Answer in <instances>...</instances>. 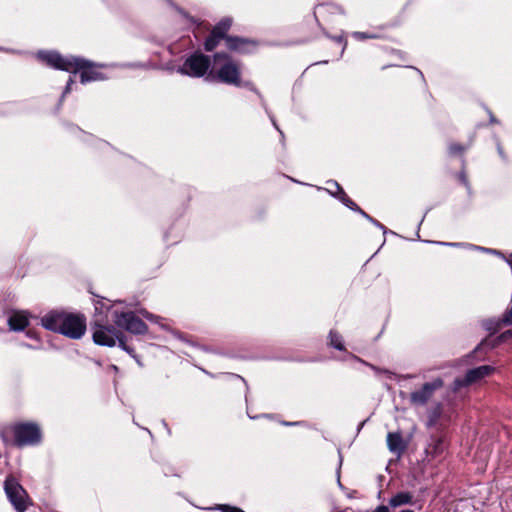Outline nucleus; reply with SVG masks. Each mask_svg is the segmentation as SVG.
<instances>
[{
    "label": "nucleus",
    "mask_w": 512,
    "mask_h": 512,
    "mask_svg": "<svg viewBox=\"0 0 512 512\" xmlns=\"http://www.w3.org/2000/svg\"><path fill=\"white\" fill-rule=\"evenodd\" d=\"M445 450V444L442 438L432 437L429 444L425 448L426 456L435 459L440 456Z\"/></svg>",
    "instance_id": "nucleus-17"
},
{
    "label": "nucleus",
    "mask_w": 512,
    "mask_h": 512,
    "mask_svg": "<svg viewBox=\"0 0 512 512\" xmlns=\"http://www.w3.org/2000/svg\"><path fill=\"white\" fill-rule=\"evenodd\" d=\"M449 151L451 154H458L464 151V147L459 144H451L449 146Z\"/></svg>",
    "instance_id": "nucleus-26"
},
{
    "label": "nucleus",
    "mask_w": 512,
    "mask_h": 512,
    "mask_svg": "<svg viewBox=\"0 0 512 512\" xmlns=\"http://www.w3.org/2000/svg\"><path fill=\"white\" fill-rule=\"evenodd\" d=\"M414 502V496L409 491H399L388 501V505H379L373 512H391L390 508L396 509L405 505H411ZM400 512H414L412 509H403Z\"/></svg>",
    "instance_id": "nucleus-12"
},
{
    "label": "nucleus",
    "mask_w": 512,
    "mask_h": 512,
    "mask_svg": "<svg viewBox=\"0 0 512 512\" xmlns=\"http://www.w3.org/2000/svg\"><path fill=\"white\" fill-rule=\"evenodd\" d=\"M221 39H223V38L218 35H215L213 32H211L210 36L205 40V43H204L205 50L212 51L213 49H215Z\"/></svg>",
    "instance_id": "nucleus-21"
},
{
    "label": "nucleus",
    "mask_w": 512,
    "mask_h": 512,
    "mask_svg": "<svg viewBox=\"0 0 512 512\" xmlns=\"http://www.w3.org/2000/svg\"><path fill=\"white\" fill-rule=\"evenodd\" d=\"M327 37L333 39L335 42L339 43L342 45V50H341V55L344 53V50L346 49V46H347V41L344 37V35H339V36H330L329 34H325Z\"/></svg>",
    "instance_id": "nucleus-23"
},
{
    "label": "nucleus",
    "mask_w": 512,
    "mask_h": 512,
    "mask_svg": "<svg viewBox=\"0 0 512 512\" xmlns=\"http://www.w3.org/2000/svg\"><path fill=\"white\" fill-rule=\"evenodd\" d=\"M363 217H365L367 220H369L371 223H373L375 226L379 227L380 229H382L384 232H385V226L382 225L380 222H378L377 220H375L374 218H372L371 216H369L366 212H364L362 209H360V211H358Z\"/></svg>",
    "instance_id": "nucleus-24"
},
{
    "label": "nucleus",
    "mask_w": 512,
    "mask_h": 512,
    "mask_svg": "<svg viewBox=\"0 0 512 512\" xmlns=\"http://www.w3.org/2000/svg\"><path fill=\"white\" fill-rule=\"evenodd\" d=\"M37 58L50 67L67 72L71 71V69H73V65L78 63L76 57H63L56 51H39L37 53Z\"/></svg>",
    "instance_id": "nucleus-10"
},
{
    "label": "nucleus",
    "mask_w": 512,
    "mask_h": 512,
    "mask_svg": "<svg viewBox=\"0 0 512 512\" xmlns=\"http://www.w3.org/2000/svg\"><path fill=\"white\" fill-rule=\"evenodd\" d=\"M113 320L119 328L133 334H145L148 330L147 325L137 317L133 312H113Z\"/></svg>",
    "instance_id": "nucleus-7"
},
{
    "label": "nucleus",
    "mask_w": 512,
    "mask_h": 512,
    "mask_svg": "<svg viewBox=\"0 0 512 512\" xmlns=\"http://www.w3.org/2000/svg\"><path fill=\"white\" fill-rule=\"evenodd\" d=\"M511 337H512V329L502 333L500 335L499 339H500V341H505V340H507L508 338H511Z\"/></svg>",
    "instance_id": "nucleus-31"
},
{
    "label": "nucleus",
    "mask_w": 512,
    "mask_h": 512,
    "mask_svg": "<svg viewBox=\"0 0 512 512\" xmlns=\"http://www.w3.org/2000/svg\"><path fill=\"white\" fill-rule=\"evenodd\" d=\"M329 182H330V181H328V182H327V183H328V185H330V186L332 187V189H335V186H334V185H332V184H330Z\"/></svg>",
    "instance_id": "nucleus-38"
},
{
    "label": "nucleus",
    "mask_w": 512,
    "mask_h": 512,
    "mask_svg": "<svg viewBox=\"0 0 512 512\" xmlns=\"http://www.w3.org/2000/svg\"><path fill=\"white\" fill-rule=\"evenodd\" d=\"M486 252H491V253H496V254H500V252H497L496 250H492V249H484Z\"/></svg>",
    "instance_id": "nucleus-34"
},
{
    "label": "nucleus",
    "mask_w": 512,
    "mask_h": 512,
    "mask_svg": "<svg viewBox=\"0 0 512 512\" xmlns=\"http://www.w3.org/2000/svg\"><path fill=\"white\" fill-rule=\"evenodd\" d=\"M140 313L142 314V316L144 318H146L147 320L151 321V322H156L159 317L158 316H155L153 315L152 313L146 311V310H141Z\"/></svg>",
    "instance_id": "nucleus-27"
},
{
    "label": "nucleus",
    "mask_w": 512,
    "mask_h": 512,
    "mask_svg": "<svg viewBox=\"0 0 512 512\" xmlns=\"http://www.w3.org/2000/svg\"><path fill=\"white\" fill-rule=\"evenodd\" d=\"M443 413V404L441 402L435 403L427 411V426H435Z\"/></svg>",
    "instance_id": "nucleus-18"
},
{
    "label": "nucleus",
    "mask_w": 512,
    "mask_h": 512,
    "mask_svg": "<svg viewBox=\"0 0 512 512\" xmlns=\"http://www.w3.org/2000/svg\"><path fill=\"white\" fill-rule=\"evenodd\" d=\"M214 60L215 62L223 61V63L219 66V68H217L215 73L211 71L208 75V78L217 80L228 85H234L237 87H247L251 91L255 92L257 95L261 96L259 91L252 84V82L241 81V67L239 63L231 60L229 55H227L226 53H216L214 55Z\"/></svg>",
    "instance_id": "nucleus-2"
},
{
    "label": "nucleus",
    "mask_w": 512,
    "mask_h": 512,
    "mask_svg": "<svg viewBox=\"0 0 512 512\" xmlns=\"http://www.w3.org/2000/svg\"><path fill=\"white\" fill-rule=\"evenodd\" d=\"M78 60L77 64L73 65V69L69 71L70 73L80 72V81L82 84H86L91 81L103 80L104 77L101 72H98L96 68V64L86 59L76 57Z\"/></svg>",
    "instance_id": "nucleus-11"
},
{
    "label": "nucleus",
    "mask_w": 512,
    "mask_h": 512,
    "mask_svg": "<svg viewBox=\"0 0 512 512\" xmlns=\"http://www.w3.org/2000/svg\"><path fill=\"white\" fill-rule=\"evenodd\" d=\"M271 120H272V123H273L274 127H275L277 130H279V128H278V126H277V124H276L275 120H274L272 117H271Z\"/></svg>",
    "instance_id": "nucleus-37"
},
{
    "label": "nucleus",
    "mask_w": 512,
    "mask_h": 512,
    "mask_svg": "<svg viewBox=\"0 0 512 512\" xmlns=\"http://www.w3.org/2000/svg\"><path fill=\"white\" fill-rule=\"evenodd\" d=\"M440 245L444 246H453V247H459L462 244L461 243H451V242H438Z\"/></svg>",
    "instance_id": "nucleus-32"
},
{
    "label": "nucleus",
    "mask_w": 512,
    "mask_h": 512,
    "mask_svg": "<svg viewBox=\"0 0 512 512\" xmlns=\"http://www.w3.org/2000/svg\"><path fill=\"white\" fill-rule=\"evenodd\" d=\"M210 67V58L201 53H194L189 56L182 66L178 68V72L190 77H202L206 74Z\"/></svg>",
    "instance_id": "nucleus-6"
},
{
    "label": "nucleus",
    "mask_w": 512,
    "mask_h": 512,
    "mask_svg": "<svg viewBox=\"0 0 512 512\" xmlns=\"http://www.w3.org/2000/svg\"><path fill=\"white\" fill-rule=\"evenodd\" d=\"M387 446L390 452L401 456L406 450L407 444L400 432H389L387 435Z\"/></svg>",
    "instance_id": "nucleus-14"
},
{
    "label": "nucleus",
    "mask_w": 512,
    "mask_h": 512,
    "mask_svg": "<svg viewBox=\"0 0 512 512\" xmlns=\"http://www.w3.org/2000/svg\"><path fill=\"white\" fill-rule=\"evenodd\" d=\"M99 303L96 304L95 310L97 313L96 319L94 321V331H93V341L97 345L113 347L116 344V340L120 334L113 326L106 325L104 322V318L101 316L102 310L104 308V304H101V307L98 306Z\"/></svg>",
    "instance_id": "nucleus-4"
},
{
    "label": "nucleus",
    "mask_w": 512,
    "mask_h": 512,
    "mask_svg": "<svg viewBox=\"0 0 512 512\" xmlns=\"http://www.w3.org/2000/svg\"><path fill=\"white\" fill-rule=\"evenodd\" d=\"M41 323L47 330L71 339H80L86 331V320L83 316L66 312L51 311L42 317Z\"/></svg>",
    "instance_id": "nucleus-1"
},
{
    "label": "nucleus",
    "mask_w": 512,
    "mask_h": 512,
    "mask_svg": "<svg viewBox=\"0 0 512 512\" xmlns=\"http://www.w3.org/2000/svg\"><path fill=\"white\" fill-rule=\"evenodd\" d=\"M329 344L337 350H344V344L342 342V337L336 331L331 330L329 333Z\"/></svg>",
    "instance_id": "nucleus-20"
},
{
    "label": "nucleus",
    "mask_w": 512,
    "mask_h": 512,
    "mask_svg": "<svg viewBox=\"0 0 512 512\" xmlns=\"http://www.w3.org/2000/svg\"><path fill=\"white\" fill-rule=\"evenodd\" d=\"M444 386V382L441 378H435L431 382L424 383L419 389L411 392L409 401L413 406H424L426 405L434 393Z\"/></svg>",
    "instance_id": "nucleus-8"
},
{
    "label": "nucleus",
    "mask_w": 512,
    "mask_h": 512,
    "mask_svg": "<svg viewBox=\"0 0 512 512\" xmlns=\"http://www.w3.org/2000/svg\"><path fill=\"white\" fill-rule=\"evenodd\" d=\"M116 342H118V345L120 348H122L123 350H125L127 353H129L130 355H132L134 353V349L130 346H128L124 340V335L123 333L120 332Z\"/></svg>",
    "instance_id": "nucleus-22"
},
{
    "label": "nucleus",
    "mask_w": 512,
    "mask_h": 512,
    "mask_svg": "<svg viewBox=\"0 0 512 512\" xmlns=\"http://www.w3.org/2000/svg\"><path fill=\"white\" fill-rule=\"evenodd\" d=\"M495 371V368L490 365H482L466 372L462 378H456L453 382L452 389L454 392L460 390L463 387H467L474 383L479 382L485 377L491 375Z\"/></svg>",
    "instance_id": "nucleus-9"
},
{
    "label": "nucleus",
    "mask_w": 512,
    "mask_h": 512,
    "mask_svg": "<svg viewBox=\"0 0 512 512\" xmlns=\"http://www.w3.org/2000/svg\"><path fill=\"white\" fill-rule=\"evenodd\" d=\"M4 490L14 509L17 512H25L28 506V494L19 482L13 477L7 478L4 482Z\"/></svg>",
    "instance_id": "nucleus-5"
},
{
    "label": "nucleus",
    "mask_w": 512,
    "mask_h": 512,
    "mask_svg": "<svg viewBox=\"0 0 512 512\" xmlns=\"http://www.w3.org/2000/svg\"><path fill=\"white\" fill-rule=\"evenodd\" d=\"M226 46L229 50L232 51L239 53H250L256 48V43L246 38L228 36L226 37Z\"/></svg>",
    "instance_id": "nucleus-13"
},
{
    "label": "nucleus",
    "mask_w": 512,
    "mask_h": 512,
    "mask_svg": "<svg viewBox=\"0 0 512 512\" xmlns=\"http://www.w3.org/2000/svg\"><path fill=\"white\" fill-rule=\"evenodd\" d=\"M221 510L224 511V512H244L240 508L230 507V506H227V505L221 506Z\"/></svg>",
    "instance_id": "nucleus-29"
},
{
    "label": "nucleus",
    "mask_w": 512,
    "mask_h": 512,
    "mask_svg": "<svg viewBox=\"0 0 512 512\" xmlns=\"http://www.w3.org/2000/svg\"><path fill=\"white\" fill-rule=\"evenodd\" d=\"M330 184L335 186V191L328 189V191L335 197H337L345 206L354 211H360V208L355 202H353L343 191L342 187L335 181H330Z\"/></svg>",
    "instance_id": "nucleus-15"
},
{
    "label": "nucleus",
    "mask_w": 512,
    "mask_h": 512,
    "mask_svg": "<svg viewBox=\"0 0 512 512\" xmlns=\"http://www.w3.org/2000/svg\"><path fill=\"white\" fill-rule=\"evenodd\" d=\"M498 152L503 157V151L500 145H498Z\"/></svg>",
    "instance_id": "nucleus-36"
},
{
    "label": "nucleus",
    "mask_w": 512,
    "mask_h": 512,
    "mask_svg": "<svg viewBox=\"0 0 512 512\" xmlns=\"http://www.w3.org/2000/svg\"><path fill=\"white\" fill-rule=\"evenodd\" d=\"M490 123H497L496 118L490 113Z\"/></svg>",
    "instance_id": "nucleus-33"
},
{
    "label": "nucleus",
    "mask_w": 512,
    "mask_h": 512,
    "mask_svg": "<svg viewBox=\"0 0 512 512\" xmlns=\"http://www.w3.org/2000/svg\"><path fill=\"white\" fill-rule=\"evenodd\" d=\"M8 324L11 330L22 331L29 324L28 316L24 312H15L9 317Z\"/></svg>",
    "instance_id": "nucleus-16"
},
{
    "label": "nucleus",
    "mask_w": 512,
    "mask_h": 512,
    "mask_svg": "<svg viewBox=\"0 0 512 512\" xmlns=\"http://www.w3.org/2000/svg\"><path fill=\"white\" fill-rule=\"evenodd\" d=\"M284 424H285V425H287V426H291V425H297V424H298V422H293V423H291V422H285Z\"/></svg>",
    "instance_id": "nucleus-35"
},
{
    "label": "nucleus",
    "mask_w": 512,
    "mask_h": 512,
    "mask_svg": "<svg viewBox=\"0 0 512 512\" xmlns=\"http://www.w3.org/2000/svg\"><path fill=\"white\" fill-rule=\"evenodd\" d=\"M482 344H480L479 346H477V348L475 349V351L479 350L481 348Z\"/></svg>",
    "instance_id": "nucleus-39"
},
{
    "label": "nucleus",
    "mask_w": 512,
    "mask_h": 512,
    "mask_svg": "<svg viewBox=\"0 0 512 512\" xmlns=\"http://www.w3.org/2000/svg\"><path fill=\"white\" fill-rule=\"evenodd\" d=\"M7 434H11L13 436L14 444L19 447L37 444L41 438L39 427L31 423H19L6 428L2 432V436L5 441Z\"/></svg>",
    "instance_id": "nucleus-3"
},
{
    "label": "nucleus",
    "mask_w": 512,
    "mask_h": 512,
    "mask_svg": "<svg viewBox=\"0 0 512 512\" xmlns=\"http://www.w3.org/2000/svg\"><path fill=\"white\" fill-rule=\"evenodd\" d=\"M232 25V19L231 18H224L222 19L212 30V32L215 35H218L226 40V33L230 29Z\"/></svg>",
    "instance_id": "nucleus-19"
},
{
    "label": "nucleus",
    "mask_w": 512,
    "mask_h": 512,
    "mask_svg": "<svg viewBox=\"0 0 512 512\" xmlns=\"http://www.w3.org/2000/svg\"><path fill=\"white\" fill-rule=\"evenodd\" d=\"M370 368L376 373V374H391L390 371L386 369H381L379 367H376L374 365H370Z\"/></svg>",
    "instance_id": "nucleus-30"
},
{
    "label": "nucleus",
    "mask_w": 512,
    "mask_h": 512,
    "mask_svg": "<svg viewBox=\"0 0 512 512\" xmlns=\"http://www.w3.org/2000/svg\"><path fill=\"white\" fill-rule=\"evenodd\" d=\"M353 37L358 39V40L375 38L374 35H371V34H368V33H365V32H354L353 33Z\"/></svg>",
    "instance_id": "nucleus-25"
},
{
    "label": "nucleus",
    "mask_w": 512,
    "mask_h": 512,
    "mask_svg": "<svg viewBox=\"0 0 512 512\" xmlns=\"http://www.w3.org/2000/svg\"><path fill=\"white\" fill-rule=\"evenodd\" d=\"M73 83H74V80H73L72 77H70L68 82H67V84H66L65 90H64V92H63V94L61 96V100L65 97L66 94H68L70 92L71 86H72Z\"/></svg>",
    "instance_id": "nucleus-28"
}]
</instances>
